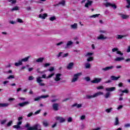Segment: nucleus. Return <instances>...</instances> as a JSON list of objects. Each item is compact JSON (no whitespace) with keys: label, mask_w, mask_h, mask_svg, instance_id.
<instances>
[{"label":"nucleus","mask_w":130,"mask_h":130,"mask_svg":"<svg viewBox=\"0 0 130 130\" xmlns=\"http://www.w3.org/2000/svg\"><path fill=\"white\" fill-rule=\"evenodd\" d=\"M30 58V56H28L25 58H22L21 61V62L24 61V62H26V61H28V59H29Z\"/></svg>","instance_id":"b1692460"},{"label":"nucleus","mask_w":130,"mask_h":130,"mask_svg":"<svg viewBox=\"0 0 130 130\" xmlns=\"http://www.w3.org/2000/svg\"><path fill=\"white\" fill-rule=\"evenodd\" d=\"M28 80L29 81H32V80H34V77H33L32 76H29L28 78Z\"/></svg>","instance_id":"603ef678"},{"label":"nucleus","mask_w":130,"mask_h":130,"mask_svg":"<svg viewBox=\"0 0 130 130\" xmlns=\"http://www.w3.org/2000/svg\"><path fill=\"white\" fill-rule=\"evenodd\" d=\"M58 106H59L58 104L54 103L52 105V108H53V110H54L55 111H57L58 110Z\"/></svg>","instance_id":"0eeeda50"},{"label":"nucleus","mask_w":130,"mask_h":130,"mask_svg":"<svg viewBox=\"0 0 130 130\" xmlns=\"http://www.w3.org/2000/svg\"><path fill=\"white\" fill-rule=\"evenodd\" d=\"M17 22H18V23H24V21H23V20L20 18L17 19Z\"/></svg>","instance_id":"09e8293b"},{"label":"nucleus","mask_w":130,"mask_h":130,"mask_svg":"<svg viewBox=\"0 0 130 130\" xmlns=\"http://www.w3.org/2000/svg\"><path fill=\"white\" fill-rule=\"evenodd\" d=\"M120 78V76H111V80H112V81H117Z\"/></svg>","instance_id":"f8f14e48"},{"label":"nucleus","mask_w":130,"mask_h":130,"mask_svg":"<svg viewBox=\"0 0 130 130\" xmlns=\"http://www.w3.org/2000/svg\"><path fill=\"white\" fill-rule=\"evenodd\" d=\"M100 16V14H94L90 16V18H96Z\"/></svg>","instance_id":"72a5a7b5"},{"label":"nucleus","mask_w":130,"mask_h":130,"mask_svg":"<svg viewBox=\"0 0 130 130\" xmlns=\"http://www.w3.org/2000/svg\"><path fill=\"white\" fill-rule=\"evenodd\" d=\"M126 1L127 2V5L126 6V8L127 9H129V7H130V0H126Z\"/></svg>","instance_id":"7c9ffc66"},{"label":"nucleus","mask_w":130,"mask_h":130,"mask_svg":"<svg viewBox=\"0 0 130 130\" xmlns=\"http://www.w3.org/2000/svg\"><path fill=\"white\" fill-rule=\"evenodd\" d=\"M126 52H127V53L130 52V46L128 47L127 50H126Z\"/></svg>","instance_id":"774afa93"},{"label":"nucleus","mask_w":130,"mask_h":130,"mask_svg":"<svg viewBox=\"0 0 130 130\" xmlns=\"http://www.w3.org/2000/svg\"><path fill=\"white\" fill-rule=\"evenodd\" d=\"M100 95H103V92H98L94 93L93 95H87L86 96V99H92V98H95L100 96Z\"/></svg>","instance_id":"7ed1b4c3"},{"label":"nucleus","mask_w":130,"mask_h":130,"mask_svg":"<svg viewBox=\"0 0 130 130\" xmlns=\"http://www.w3.org/2000/svg\"><path fill=\"white\" fill-rule=\"evenodd\" d=\"M109 96H110V93L108 92L107 93L105 94V98L107 99L109 98Z\"/></svg>","instance_id":"ea45409f"},{"label":"nucleus","mask_w":130,"mask_h":130,"mask_svg":"<svg viewBox=\"0 0 130 130\" xmlns=\"http://www.w3.org/2000/svg\"><path fill=\"white\" fill-rule=\"evenodd\" d=\"M14 128H17V129H19V128H21V126L19 125H15L13 126Z\"/></svg>","instance_id":"a19ab883"},{"label":"nucleus","mask_w":130,"mask_h":130,"mask_svg":"<svg viewBox=\"0 0 130 130\" xmlns=\"http://www.w3.org/2000/svg\"><path fill=\"white\" fill-rule=\"evenodd\" d=\"M71 27L72 28V29H77V28H78V24L74 23L73 24H72L71 25Z\"/></svg>","instance_id":"4be33fe9"},{"label":"nucleus","mask_w":130,"mask_h":130,"mask_svg":"<svg viewBox=\"0 0 130 130\" xmlns=\"http://www.w3.org/2000/svg\"><path fill=\"white\" fill-rule=\"evenodd\" d=\"M43 60H44V57H40L38 59L36 60L37 62H43Z\"/></svg>","instance_id":"a211bd4d"},{"label":"nucleus","mask_w":130,"mask_h":130,"mask_svg":"<svg viewBox=\"0 0 130 130\" xmlns=\"http://www.w3.org/2000/svg\"><path fill=\"white\" fill-rule=\"evenodd\" d=\"M60 76H61L60 73H58L56 75V78L54 79L56 82L60 81Z\"/></svg>","instance_id":"6e6552de"},{"label":"nucleus","mask_w":130,"mask_h":130,"mask_svg":"<svg viewBox=\"0 0 130 130\" xmlns=\"http://www.w3.org/2000/svg\"><path fill=\"white\" fill-rule=\"evenodd\" d=\"M124 127H130V124L129 123L125 124L124 125Z\"/></svg>","instance_id":"69168bd1"},{"label":"nucleus","mask_w":130,"mask_h":130,"mask_svg":"<svg viewBox=\"0 0 130 130\" xmlns=\"http://www.w3.org/2000/svg\"><path fill=\"white\" fill-rule=\"evenodd\" d=\"M12 123H13V121H10L7 124V126H11L12 125Z\"/></svg>","instance_id":"79ce46f5"},{"label":"nucleus","mask_w":130,"mask_h":130,"mask_svg":"<svg viewBox=\"0 0 130 130\" xmlns=\"http://www.w3.org/2000/svg\"><path fill=\"white\" fill-rule=\"evenodd\" d=\"M102 81V79L101 78H94L93 80L91 81V83L92 84H98V83H100Z\"/></svg>","instance_id":"423d86ee"},{"label":"nucleus","mask_w":130,"mask_h":130,"mask_svg":"<svg viewBox=\"0 0 130 130\" xmlns=\"http://www.w3.org/2000/svg\"><path fill=\"white\" fill-rule=\"evenodd\" d=\"M18 10L19 7H18V6H15L11 9V12H14V11H18Z\"/></svg>","instance_id":"c756f323"},{"label":"nucleus","mask_w":130,"mask_h":130,"mask_svg":"<svg viewBox=\"0 0 130 130\" xmlns=\"http://www.w3.org/2000/svg\"><path fill=\"white\" fill-rule=\"evenodd\" d=\"M123 86V83H122V82H120L118 84V87H121Z\"/></svg>","instance_id":"e2e57ef3"},{"label":"nucleus","mask_w":130,"mask_h":130,"mask_svg":"<svg viewBox=\"0 0 130 130\" xmlns=\"http://www.w3.org/2000/svg\"><path fill=\"white\" fill-rule=\"evenodd\" d=\"M24 127L27 128V130H42L41 129H38V128H41V126L40 124L37 123L32 127L30 126V124L27 123L25 125Z\"/></svg>","instance_id":"f257e3e1"},{"label":"nucleus","mask_w":130,"mask_h":130,"mask_svg":"<svg viewBox=\"0 0 130 130\" xmlns=\"http://www.w3.org/2000/svg\"><path fill=\"white\" fill-rule=\"evenodd\" d=\"M41 99H45V98H48L49 97V95L48 94L45 95H41L40 96Z\"/></svg>","instance_id":"2f4dec72"},{"label":"nucleus","mask_w":130,"mask_h":130,"mask_svg":"<svg viewBox=\"0 0 130 130\" xmlns=\"http://www.w3.org/2000/svg\"><path fill=\"white\" fill-rule=\"evenodd\" d=\"M118 51V49H117L116 48H113L112 50V51L113 52H115V51Z\"/></svg>","instance_id":"6e6d98bb"},{"label":"nucleus","mask_w":130,"mask_h":130,"mask_svg":"<svg viewBox=\"0 0 130 130\" xmlns=\"http://www.w3.org/2000/svg\"><path fill=\"white\" fill-rule=\"evenodd\" d=\"M29 104L30 103L28 101H25L24 102L19 103L17 105H14V107H18V106H19V107H24L25 106H27V105H29Z\"/></svg>","instance_id":"20e7f679"},{"label":"nucleus","mask_w":130,"mask_h":130,"mask_svg":"<svg viewBox=\"0 0 130 130\" xmlns=\"http://www.w3.org/2000/svg\"><path fill=\"white\" fill-rule=\"evenodd\" d=\"M118 124H119V120H118V117H116L115 125H118Z\"/></svg>","instance_id":"393cba45"},{"label":"nucleus","mask_w":130,"mask_h":130,"mask_svg":"<svg viewBox=\"0 0 130 130\" xmlns=\"http://www.w3.org/2000/svg\"><path fill=\"white\" fill-rule=\"evenodd\" d=\"M124 57H117L114 59L115 61H121V60H124Z\"/></svg>","instance_id":"2eb2a0df"},{"label":"nucleus","mask_w":130,"mask_h":130,"mask_svg":"<svg viewBox=\"0 0 130 130\" xmlns=\"http://www.w3.org/2000/svg\"><path fill=\"white\" fill-rule=\"evenodd\" d=\"M46 74L43 75L42 76V77H38V78H37V83H38V84H39V85L41 87H42L43 86H45V84L42 82H43V80H42L41 79H46Z\"/></svg>","instance_id":"f03ea898"},{"label":"nucleus","mask_w":130,"mask_h":130,"mask_svg":"<svg viewBox=\"0 0 130 130\" xmlns=\"http://www.w3.org/2000/svg\"><path fill=\"white\" fill-rule=\"evenodd\" d=\"M85 118H86V116L85 115H82L81 116V120H83V119H85Z\"/></svg>","instance_id":"0e129e2a"},{"label":"nucleus","mask_w":130,"mask_h":130,"mask_svg":"<svg viewBox=\"0 0 130 130\" xmlns=\"http://www.w3.org/2000/svg\"><path fill=\"white\" fill-rule=\"evenodd\" d=\"M72 106V107H76V106H77V108H80L82 107V104H77V103H75V104H73Z\"/></svg>","instance_id":"aec40b11"},{"label":"nucleus","mask_w":130,"mask_h":130,"mask_svg":"<svg viewBox=\"0 0 130 130\" xmlns=\"http://www.w3.org/2000/svg\"><path fill=\"white\" fill-rule=\"evenodd\" d=\"M106 90L108 92H112V91H114L115 90V87H112L111 88H106Z\"/></svg>","instance_id":"dca6fc26"},{"label":"nucleus","mask_w":130,"mask_h":130,"mask_svg":"<svg viewBox=\"0 0 130 130\" xmlns=\"http://www.w3.org/2000/svg\"><path fill=\"white\" fill-rule=\"evenodd\" d=\"M53 76H54V73H53L51 74H50L48 76V79H50V78H51L52 77H53Z\"/></svg>","instance_id":"de8ad7c7"},{"label":"nucleus","mask_w":130,"mask_h":130,"mask_svg":"<svg viewBox=\"0 0 130 130\" xmlns=\"http://www.w3.org/2000/svg\"><path fill=\"white\" fill-rule=\"evenodd\" d=\"M116 53L117 54H119L120 55H121V56L123 55V53H121V51H117Z\"/></svg>","instance_id":"8fccbe9b"},{"label":"nucleus","mask_w":130,"mask_h":130,"mask_svg":"<svg viewBox=\"0 0 130 130\" xmlns=\"http://www.w3.org/2000/svg\"><path fill=\"white\" fill-rule=\"evenodd\" d=\"M22 64H23V63L22 62L21 60H19L18 62L15 63V67H19L20 66H22Z\"/></svg>","instance_id":"412c9836"},{"label":"nucleus","mask_w":130,"mask_h":130,"mask_svg":"<svg viewBox=\"0 0 130 130\" xmlns=\"http://www.w3.org/2000/svg\"><path fill=\"white\" fill-rule=\"evenodd\" d=\"M111 110H112V108H110L109 109H107L106 111L108 113H110V112H111Z\"/></svg>","instance_id":"4c0bfd02"},{"label":"nucleus","mask_w":130,"mask_h":130,"mask_svg":"<svg viewBox=\"0 0 130 130\" xmlns=\"http://www.w3.org/2000/svg\"><path fill=\"white\" fill-rule=\"evenodd\" d=\"M72 44H73V42H72V41H69L68 42V43L67 44V46H70L72 45Z\"/></svg>","instance_id":"58836bf2"},{"label":"nucleus","mask_w":130,"mask_h":130,"mask_svg":"<svg viewBox=\"0 0 130 130\" xmlns=\"http://www.w3.org/2000/svg\"><path fill=\"white\" fill-rule=\"evenodd\" d=\"M93 4V1H87V3L85 4V8H89V6H91Z\"/></svg>","instance_id":"ddd939ff"},{"label":"nucleus","mask_w":130,"mask_h":130,"mask_svg":"<svg viewBox=\"0 0 130 130\" xmlns=\"http://www.w3.org/2000/svg\"><path fill=\"white\" fill-rule=\"evenodd\" d=\"M43 124L44 126H45V127H47V126H48V122H47V121H43Z\"/></svg>","instance_id":"c85d7f7f"},{"label":"nucleus","mask_w":130,"mask_h":130,"mask_svg":"<svg viewBox=\"0 0 130 130\" xmlns=\"http://www.w3.org/2000/svg\"><path fill=\"white\" fill-rule=\"evenodd\" d=\"M111 7L113 9H114V10L117 9V6H116V5H115V4H111Z\"/></svg>","instance_id":"c9c22d12"},{"label":"nucleus","mask_w":130,"mask_h":130,"mask_svg":"<svg viewBox=\"0 0 130 130\" xmlns=\"http://www.w3.org/2000/svg\"><path fill=\"white\" fill-rule=\"evenodd\" d=\"M63 44V42H60L59 43L56 44V45H57V46H59V45H61V44Z\"/></svg>","instance_id":"052dcab7"},{"label":"nucleus","mask_w":130,"mask_h":130,"mask_svg":"<svg viewBox=\"0 0 130 130\" xmlns=\"http://www.w3.org/2000/svg\"><path fill=\"white\" fill-rule=\"evenodd\" d=\"M56 120H58L59 121L60 123L64 122V121H66V119H64V118H63L61 117H57Z\"/></svg>","instance_id":"9d476101"},{"label":"nucleus","mask_w":130,"mask_h":130,"mask_svg":"<svg viewBox=\"0 0 130 130\" xmlns=\"http://www.w3.org/2000/svg\"><path fill=\"white\" fill-rule=\"evenodd\" d=\"M73 67H74V63L70 62V63H69L68 66L67 67V69L68 70H72L73 69Z\"/></svg>","instance_id":"4468645a"},{"label":"nucleus","mask_w":130,"mask_h":130,"mask_svg":"<svg viewBox=\"0 0 130 130\" xmlns=\"http://www.w3.org/2000/svg\"><path fill=\"white\" fill-rule=\"evenodd\" d=\"M47 17V15L46 14H40L39 15V18H42V19H45Z\"/></svg>","instance_id":"6ab92c4d"},{"label":"nucleus","mask_w":130,"mask_h":130,"mask_svg":"<svg viewBox=\"0 0 130 130\" xmlns=\"http://www.w3.org/2000/svg\"><path fill=\"white\" fill-rule=\"evenodd\" d=\"M9 104L7 103H0V107H8Z\"/></svg>","instance_id":"5701e85b"},{"label":"nucleus","mask_w":130,"mask_h":130,"mask_svg":"<svg viewBox=\"0 0 130 130\" xmlns=\"http://www.w3.org/2000/svg\"><path fill=\"white\" fill-rule=\"evenodd\" d=\"M87 61H93L94 60V57H89L87 58Z\"/></svg>","instance_id":"f704fd0d"},{"label":"nucleus","mask_w":130,"mask_h":130,"mask_svg":"<svg viewBox=\"0 0 130 130\" xmlns=\"http://www.w3.org/2000/svg\"><path fill=\"white\" fill-rule=\"evenodd\" d=\"M91 55H93V53H91V52H88L86 55V56H90Z\"/></svg>","instance_id":"5fc2aeb1"},{"label":"nucleus","mask_w":130,"mask_h":130,"mask_svg":"<svg viewBox=\"0 0 130 130\" xmlns=\"http://www.w3.org/2000/svg\"><path fill=\"white\" fill-rule=\"evenodd\" d=\"M86 69H90L91 68V64L89 63H86L85 65Z\"/></svg>","instance_id":"e433bc0d"},{"label":"nucleus","mask_w":130,"mask_h":130,"mask_svg":"<svg viewBox=\"0 0 130 130\" xmlns=\"http://www.w3.org/2000/svg\"><path fill=\"white\" fill-rule=\"evenodd\" d=\"M9 3H11L12 5H14V4H16L17 3V0H8Z\"/></svg>","instance_id":"473e14b6"},{"label":"nucleus","mask_w":130,"mask_h":130,"mask_svg":"<svg viewBox=\"0 0 130 130\" xmlns=\"http://www.w3.org/2000/svg\"><path fill=\"white\" fill-rule=\"evenodd\" d=\"M85 80L87 82H89V81H90L91 79L89 77H85Z\"/></svg>","instance_id":"680f3d73"},{"label":"nucleus","mask_w":130,"mask_h":130,"mask_svg":"<svg viewBox=\"0 0 130 130\" xmlns=\"http://www.w3.org/2000/svg\"><path fill=\"white\" fill-rule=\"evenodd\" d=\"M103 88H104V87L103 86H99L98 87H96V89L98 90H101V89H103Z\"/></svg>","instance_id":"864d4df0"},{"label":"nucleus","mask_w":130,"mask_h":130,"mask_svg":"<svg viewBox=\"0 0 130 130\" xmlns=\"http://www.w3.org/2000/svg\"><path fill=\"white\" fill-rule=\"evenodd\" d=\"M114 67L113 66H110V67H107L105 68H102V71H104V72H106V71H109V70H112Z\"/></svg>","instance_id":"9b49d317"},{"label":"nucleus","mask_w":130,"mask_h":130,"mask_svg":"<svg viewBox=\"0 0 130 130\" xmlns=\"http://www.w3.org/2000/svg\"><path fill=\"white\" fill-rule=\"evenodd\" d=\"M111 3H108L105 4V6L106 8H108V7H111Z\"/></svg>","instance_id":"49530a36"},{"label":"nucleus","mask_w":130,"mask_h":130,"mask_svg":"<svg viewBox=\"0 0 130 130\" xmlns=\"http://www.w3.org/2000/svg\"><path fill=\"white\" fill-rule=\"evenodd\" d=\"M119 91H120L122 93H125L126 94H127L128 93V89H125L123 90L122 89H119Z\"/></svg>","instance_id":"bb28decb"},{"label":"nucleus","mask_w":130,"mask_h":130,"mask_svg":"<svg viewBox=\"0 0 130 130\" xmlns=\"http://www.w3.org/2000/svg\"><path fill=\"white\" fill-rule=\"evenodd\" d=\"M82 75V73H78L77 74H74V77L72 80V83H74L75 82H77L78 81V79H79V77Z\"/></svg>","instance_id":"39448f33"},{"label":"nucleus","mask_w":130,"mask_h":130,"mask_svg":"<svg viewBox=\"0 0 130 130\" xmlns=\"http://www.w3.org/2000/svg\"><path fill=\"white\" fill-rule=\"evenodd\" d=\"M55 19H56V18H55V17H54V16H53V17H50V18H49L50 21H54V20H55Z\"/></svg>","instance_id":"a18cd8bd"},{"label":"nucleus","mask_w":130,"mask_h":130,"mask_svg":"<svg viewBox=\"0 0 130 130\" xmlns=\"http://www.w3.org/2000/svg\"><path fill=\"white\" fill-rule=\"evenodd\" d=\"M120 15H121L122 19H123V20H124L125 19H127V18H128V17H129L128 15H125L124 14H120Z\"/></svg>","instance_id":"a878e982"},{"label":"nucleus","mask_w":130,"mask_h":130,"mask_svg":"<svg viewBox=\"0 0 130 130\" xmlns=\"http://www.w3.org/2000/svg\"><path fill=\"white\" fill-rule=\"evenodd\" d=\"M126 36L125 35H118L117 36V39H122V38H123V37H125Z\"/></svg>","instance_id":"cd10ccee"},{"label":"nucleus","mask_w":130,"mask_h":130,"mask_svg":"<svg viewBox=\"0 0 130 130\" xmlns=\"http://www.w3.org/2000/svg\"><path fill=\"white\" fill-rule=\"evenodd\" d=\"M41 99V96H38L34 99V101H39V100Z\"/></svg>","instance_id":"37998d69"},{"label":"nucleus","mask_w":130,"mask_h":130,"mask_svg":"<svg viewBox=\"0 0 130 130\" xmlns=\"http://www.w3.org/2000/svg\"><path fill=\"white\" fill-rule=\"evenodd\" d=\"M97 39L98 40H105V39H107V38L106 37H104V35H100L98 37Z\"/></svg>","instance_id":"1a4fd4ad"},{"label":"nucleus","mask_w":130,"mask_h":130,"mask_svg":"<svg viewBox=\"0 0 130 130\" xmlns=\"http://www.w3.org/2000/svg\"><path fill=\"white\" fill-rule=\"evenodd\" d=\"M7 79L10 80V79H15V76L14 75H10Z\"/></svg>","instance_id":"c03bdc74"},{"label":"nucleus","mask_w":130,"mask_h":130,"mask_svg":"<svg viewBox=\"0 0 130 130\" xmlns=\"http://www.w3.org/2000/svg\"><path fill=\"white\" fill-rule=\"evenodd\" d=\"M7 122V120L4 119L1 121V124H5Z\"/></svg>","instance_id":"bf43d9fd"},{"label":"nucleus","mask_w":130,"mask_h":130,"mask_svg":"<svg viewBox=\"0 0 130 130\" xmlns=\"http://www.w3.org/2000/svg\"><path fill=\"white\" fill-rule=\"evenodd\" d=\"M49 71V72H53L54 71V67H50Z\"/></svg>","instance_id":"4d7b16f0"},{"label":"nucleus","mask_w":130,"mask_h":130,"mask_svg":"<svg viewBox=\"0 0 130 130\" xmlns=\"http://www.w3.org/2000/svg\"><path fill=\"white\" fill-rule=\"evenodd\" d=\"M72 121H73V118H72V117L68 118V122H72Z\"/></svg>","instance_id":"13d9d810"},{"label":"nucleus","mask_w":130,"mask_h":130,"mask_svg":"<svg viewBox=\"0 0 130 130\" xmlns=\"http://www.w3.org/2000/svg\"><path fill=\"white\" fill-rule=\"evenodd\" d=\"M100 33H104V34H105L106 33V31L104 30H103V29H101L100 30Z\"/></svg>","instance_id":"338daca9"},{"label":"nucleus","mask_w":130,"mask_h":130,"mask_svg":"<svg viewBox=\"0 0 130 130\" xmlns=\"http://www.w3.org/2000/svg\"><path fill=\"white\" fill-rule=\"evenodd\" d=\"M60 5H61V6H64L66 5V2L64 1H62L60 2H59L58 4L54 5L55 7H57V6H59Z\"/></svg>","instance_id":"f3484780"},{"label":"nucleus","mask_w":130,"mask_h":130,"mask_svg":"<svg viewBox=\"0 0 130 130\" xmlns=\"http://www.w3.org/2000/svg\"><path fill=\"white\" fill-rule=\"evenodd\" d=\"M49 66H50V63H46L44 64V68H47V67H49Z\"/></svg>","instance_id":"3c124183"}]
</instances>
